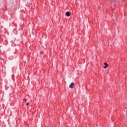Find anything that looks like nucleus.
Listing matches in <instances>:
<instances>
[{
  "mask_svg": "<svg viewBox=\"0 0 127 127\" xmlns=\"http://www.w3.org/2000/svg\"><path fill=\"white\" fill-rule=\"evenodd\" d=\"M104 64L105 65V66H104V68L107 69V68H108V66H109V65H108V64H107V63H105Z\"/></svg>",
  "mask_w": 127,
  "mask_h": 127,
  "instance_id": "obj_2",
  "label": "nucleus"
},
{
  "mask_svg": "<svg viewBox=\"0 0 127 127\" xmlns=\"http://www.w3.org/2000/svg\"><path fill=\"white\" fill-rule=\"evenodd\" d=\"M74 85H75V83H74V82H72L71 83H70L69 86V88L73 89V88H74Z\"/></svg>",
  "mask_w": 127,
  "mask_h": 127,
  "instance_id": "obj_1",
  "label": "nucleus"
},
{
  "mask_svg": "<svg viewBox=\"0 0 127 127\" xmlns=\"http://www.w3.org/2000/svg\"><path fill=\"white\" fill-rule=\"evenodd\" d=\"M29 104H30L29 103H28L26 104V105L28 106V105H29Z\"/></svg>",
  "mask_w": 127,
  "mask_h": 127,
  "instance_id": "obj_5",
  "label": "nucleus"
},
{
  "mask_svg": "<svg viewBox=\"0 0 127 127\" xmlns=\"http://www.w3.org/2000/svg\"><path fill=\"white\" fill-rule=\"evenodd\" d=\"M23 101H25V102H26V101H27V99H23Z\"/></svg>",
  "mask_w": 127,
  "mask_h": 127,
  "instance_id": "obj_4",
  "label": "nucleus"
},
{
  "mask_svg": "<svg viewBox=\"0 0 127 127\" xmlns=\"http://www.w3.org/2000/svg\"><path fill=\"white\" fill-rule=\"evenodd\" d=\"M40 54H42V52H41Z\"/></svg>",
  "mask_w": 127,
  "mask_h": 127,
  "instance_id": "obj_6",
  "label": "nucleus"
},
{
  "mask_svg": "<svg viewBox=\"0 0 127 127\" xmlns=\"http://www.w3.org/2000/svg\"><path fill=\"white\" fill-rule=\"evenodd\" d=\"M71 15V13H70L69 12H65V15L66 16H68V17H69V16H70V15Z\"/></svg>",
  "mask_w": 127,
  "mask_h": 127,
  "instance_id": "obj_3",
  "label": "nucleus"
}]
</instances>
